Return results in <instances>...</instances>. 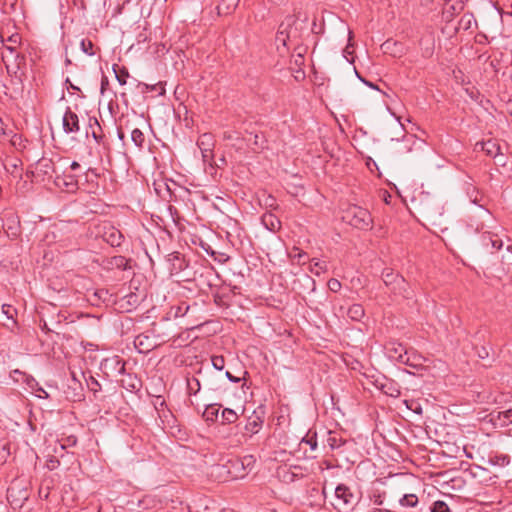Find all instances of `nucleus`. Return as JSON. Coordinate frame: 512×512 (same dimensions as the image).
Instances as JSON below:
<instances>
[{
    "label": "nucleus",
    "mask_w": 512,
    "mask_h": 512,
    "mask_svg": "<svg viewBox=\"0 0 512 512\" xmlns=\"http://www.w3.org/2000/svg\"><path fill=\"white\" fill-rule=\"evenodd\" d=\"M121 386L129 391H136L141 387V381L136 375L128 374L127 378L121 379Z\"/></svg>",
    "instance_id": "22"
},
{
    "label": "nucleus",
    "mask_w": 512,
    "mask_h": 512,
    "mask_svg": "<svg viewBox=\"0 0 512 512\" xmlns=\"http://www.w3.org/2000/svg\"><path fill=\"white\" fill-rule=\"evenodd\" d=\"M240 0H221L216 10L219 16L231 15L237 8Z\"/></svg>",
    "instance_id": "19"
},
{
    "label": "nucleus",
    "mask_w": 512,
    "mask_h": 512,
    "mask_svg": "<svg viewBox=\"0 0 512 512\" xmlns=\"http://www.w3.org/2000/svg\"><path fill=\"white\" fill-rule=\"evenodd\" d=\"M221 406L222 405L218 403L207 405L203 413V418L208 422L217 421Z\"/></svg>",
    "instance_id": "21"
},
{
    "label": "nucleus",
    "mask_w": 512,
    "mask_h": 512,
    "mask_svg": "<svg viewBox=\"0 0 512 512\" xmlns=\"http://www.w3.org/2000/svg\"><path fill=\"white\" fill-rule=\"evenodd\" d=\"M408 408L413 410L417 414H422V408L418 403L413 402L411 406H408Z\"/></svg>",
    "instance_id": "59"
},
{
    "label": "nucleus",
    "mask_w": 512,
    "mask_h": 512,
    "mask_svg": "<svg viewBox=\"0 0 512 512\" xmlns=\"http://www.w3.org/2000/svg\"><path fill=\"white\" fill-rule=\"evenodd\" d=\"M221 468L226 469L231 479H241L248 474L238 457L229 459Z\"/></svg>",
    "instance_id": "8"
},
{
    "label": "nucleus",
    "mask_w": 512,
    "mask_h": 512,
    "mask_svg": "<svg viewBox=\"0 0 512 512\" xmlns=\"http://www.w3.org/2000/svg\"><path fill=\"white\" fill-rule=\"evenodd\" d=\"M117 136L121 141L125 139V133L123 132L121 127L117 128Z\"/></svg>",
    "instance_id": "61"
},
{
    "label": "nucleus",
    "mask_w": 512,
    "mask_h": 512,
    "mask_svg": "<svg viewBox=\"0 0 512 512\" xmlns=\"http://www.w3.org/2000/svg\"><path fill=\"white\" fill-rule=\"evenodd\" d=\"M187 388H188L189 394L196 395L200 391V388H201L200 381L195 377L188 379L187 380Z\"/></svg>",
    "instance_id": "31"
},
{
    "label": "nucleus",
    "mask_w": 512,
    "mask_h": 512,
    "mask_svg": "<svg viewBox=\"0 0 512 512\" xmlns=\"http://www.w3.org/2000/svg\"><path fill=\"white\" fill-rule=\"evenodd\" d=\"M408 357H409V362H414V363H411V364H406L407 366H410L412 368H419V367H422V357L420 355H417L416 353H410L408 351Z\"/></svg>",
    "instance_id": "36"
},
{
    "label": "nucleus",
    "mask_w": 512,
    "mask_h": 512,
    "mask_svg": "<svg viewBox=\"0 0 512 512\" xmlns=\"http://www.w3.org/2000/svg\"><path fill=\"white\" fill-rule=\"evenodd\" d=\"M356 74H357V77L367 86H369L370 88L372 89H376V90H380L379 87L377 85H375L374 83L362 78L359 73L356 71Z\"/></svg>",
    "instance_id": "56"
},
{
    "label": "nucleus",
    "mask_w": 512,
    "mask_h": 512,
    "mask_svg": "<svg viewBox=\"0 0 512 512\" xmlns=\"http://www.w3.org/2000/svg\"><path fill=\"white\" fill-rule=\"evenodd\" d=\"M386 354L389 359L402 363L411 364L409 362L408 350L398 342L390 341L385 345Z\"/></svg>",
    "instance_id": "5"
},
{
    "label": "nucleus",
    "mask_w": 512,
    "mask_h": 512,
    "mask_svg": "<svg viewBox=\"0 0 512 512\" xmlns=\"http://www.w3.org/2000/svg\"><path fill=\"white\" fill-rule=\"evenodd\" d=\"M28 497V490L16 481H13L7 489V500L13 509L21 508Z\"/></svg>",
    "instance_id": "4"
},
{
    "label": "nucleus",
    "mask_w": 512,
    "mask_h": 512,
    "mask_svg": "<svg viewBox=\"0 0 512 512\" xmlns=\"http://www.w3.org/2000/svg\"><path fill=\"white\" fill-rule=\"evenodd\" d=\"M54 184L69 193L75 192L78 189V179L73 174L63 173L62 175H56Z\"/></svg>",
    "instance_id": "6"
},
{
    "label": "nucleus",
    "mask_w": 512,
    "mask_h": 512,
    "mask_svg": "<svg viewBox=\"0 0 512 512\" xmlns=\"http://www.w3.org/2000/svg\"><path fill=\"white\" fill-rule=\"evenodd\" d=\"M364 315L365 311L361 304H353L347 310V316L353 321H360Z\"/></svg>",
    "instance_id": "24"
},
{
    "label": "nucleus",
    "mask_w": 512,
    "mask_h": 512,
    "mask_svg": "<svg viewBox=\"0 0 512 512\" xmlns=\"http://www.w3.org/2000/svg\"><path fill=\"white\" fill-rule=\"evenodd\" d=\"M478 217L482 220V222L477 224L475 228H473L472 225H467L463 231V237L465 244L472 251L488 252L490 249V243H492V234L490 232H483L479 234V232L484 229V220L489 219L491 217V213L488 209L480 206Z\"/></svg>",
    "instance_id": "1"
},
{
    "label": "nucleus",
    "mask_w": 512,
    "mask_h": 512,
    "mask_svg": "<svg viewBox=\"0 0 512 512\" xmlns=\"http://www.w3.org/2000/svg\"><path fill=\"white\" fill-rule=\"evenodd\" d=\"M87 385L89 389L93 392L94 396H96V393L101 390V385L94 377H90L89 381H87Z\"/></svg>",
    "instance_id": "44"
},
{
    "label": "nucleus",
    "mask_w": 512,
    "mask_h": 512,
    "mask_svg": "<svg viewBox=\"0 0 512 512\" xmlns=\"http://www.w3.org/2000/svg\"><path fill=\"white\" fill-rule=\"evenodd\" d=\"M80 47H81V50L89 55V56H93L95 54L93 48H94V44L91 40L89 39H82L81 40V43H80Z\"/></svg>",
    "instance_id": "33"
},
{
    "label": "nucleus",
    "mask_w": 512,
    "mask_h": 512,
    "mask_svg": "<svg viewBox=\"0 0 512 512\" xmlns=\"http://www.w3.org/2000/svg\"><path fill=\"white\" fill-rule=\"evenodd\" d=\"M503 242L498 238L497 235H492V243H490V249L488 252L494 253L502 248Z\"/></svg>",
    "instance_id": "43"
},
{
    "label": "nucleus",
    "mask_w": 512,
    "mask_h": 512,
    "mask_svg": "<svg viewBox=\"0 0 512 512\" xmlns=\"http://www.w3.org/2000/svg\"><path fill=\"white\" fill-rule=\"evenodd\" d=\"M294 258H297L299 262H301L302 259L306 258V253L298 252V254H295L293 256Z\"/></svg>",
    "instance_id": "62"
},
{
    "label": "nucleus",
    "mask_w": 512,
    "mask_h": 512,
    "mask_svg": "<svg viewBox=\"0 0 512 512\" xmlns=\"http://www.w3.org/2000/svg\"><path fill=\"white\" fill-rule=\"evenodd\" d=\"M343 218L353 227L365 230L371 227L372 217L367 209L359 206L349 208Z\"/></svg>",
    "instance_id": "3"
},
{
    "label": "nucleus",
    "mask_w": 512,
    "mask_h": 512,
    "mask_svg": "<svg viewBox=\"0 0 512 512\" xmlns=\"http://www.w3.org/2000/svg\"><path fill=\"white\" fill-rule=\"evenodd\" d=\"M80 164L77 161H73L70 165L71 170L76 171L80 168Z\"/></svg>",
    "instance_id": "63"
},
{
    "label": "nucleus",
    "mask_w": 512,
    "mask_h": 512,
    "mask_svg": "<svg viewBox=\"0 0 512 512\" xmlns=\"http://www.w3.org/2000/svg\"><path fill=\"white\" fill-rule=\"evenodd\" d=\"M248 376H249V373L246 370H244L243 376H241V377L235 376L232 374V376H231L232 379H230V382H232V383H239L241 381L246 382Z\"/></svg>",
    "instance_id": "49"
},
{
    "label": "nucleus",
    "mask_w": 512,
    "mask_h": 512,
    "mask_svg": "<svg viewBox=\"0 0 512 512\" xmlns=\"http://www.w3.org/2000/svg\"><path fill=\"white\" fill-rule=\"evenodd\" d=\"M197 307V303L189 305L187 302H181L178 305L171 306L170 309L167 311L164 319L171 320L179 317L188 316L190 311L197 309Z\"/></svg>",
    "instance_id": "9"
},
{
    "label": "nucleus",
    "mask_w": 512,
    "mask_h": 512,
    "mask_svg": "<svg viewBox=\"0 0 512 512\" xmlns=\"http://www.w3.org/2000/svg\"><path fill=\"white\" fill-rule=\"evenodd\" d=\"M35 165L37 176H48L51 178L53 173H55V165L50 158L42 157Z\"/></svg>",
    "instance_id": "13"
},
{
    "label": "nucleus",
    "mask_w": 512,
    "mask_h": 512,
    "mask_svg": "<svg viewBox=\"0 0 512 512\" xmlns=\"http://www.w3.org/2000/svg\"><path fill=\"white\" fill-rule=\"evenodd\" d=\"M265 142L263 135L255 134L253 138L254 150H262L265 148Z\"/></svg>",
    "instance_id": "41"
},
{
    "label": "nucleus",
    "mask_w": 512,
    "mask_h": 512,
    "mask_svg": "<svg viewBox=\"0 0 512 512\" xmlns=\"http://www.w3.org/2000/svg\"><path fill=\"white\" fill-rule=\"evenodd\" d=\"M381 49L385 54L393 57H401L404 53V45L393 39H387L381 44Z\"/></svg>",
    "instance_id": "12"
},
{
    "label": "nucleus",
    "mask_w": 512,
    "mask_h": 512,
    "mask_svg": "<svg viewBox=\"0 0 512 512\" xmlns=\"http://www.w3.org/2000/svg\"><path fill=\"white\" fill-rule=\"evenodd\" d=\"M309 431L308 434L302 439L301 443H305L310 446L311 450L317 449V434L314 432L313 434H310Z\"/></svg>",
    "instance_id": "32"
},
{
    "label": "nucleus",
    "mask_w": 512,
    "mask_h": 512,
    "mask_svg": "<svg viewBox=\"0 0 512 512\" xmlns=\"http://www.w3.org/2000/svg\"><path fill=\"white\" fill-rule=\"evenodd\" d=\"M60 442L62 449H65L66 447H72L77 444V437L75 435H69L65 438H62Z\"/></svg>",
    "instance_id": "40"
},
{
    "label": "nucleus",
    "mask_w": 512,
    "mask_h": 512,
    "mask_svg": "<svg viewBox=\"0 0 512 512\" xmlns=\"http://www.w3.org/2000/svg\"><path fill=\"white\" fill-rule=\"evenodd\" d=\"M101 367L106 375H108V373L106 371L107 369H111V370L115 371L117 374L125 373V362L122 359H120L118 356H115L110 359H105L102 362Z\"/></svg>",
    "instance_id": "14"
},
{
    "label": "nucleus",
    "mask_w": 512,
    "mask_h": 512,
    "mask_svg": "<svg viewBox=\"0 0 512 512\" xmlns=\"http://www.w3.org/2000/svg\"><path fill=\"white\" fill-rule=\"evenodd\" d=\"M382 279L386 286H392L393 291L402 289L406 284L405 279L398 273H395L392 269H384L382 272Z\"/></svg>",
    "instance_id": "10"
},
{
    "label": "nucleus",
    "mask_w": 512,
    "mask_h": 512,
    "mask_svg": "<svg viewBox=\"0 0 512 512\" xmlns=\"http://www.w3.org/2000/svg\"><path fill=\"white\" fill-rule=\"evenodd\" d=\"M103 240L112 247H119L122 244L123 235L115 227H109L103 233Z\"/></svg>",
    "instance_id": "15"
},
{
    "label": "nucleus",
    "mask_w": 512,
    "mask_h": 512,
    "mask_svg": "<svg viewBox=\"0 0 512 512\" xmlns=\"http://www.w3.org/2000/svg\"><path fill=\"white\" fill-rule=\"evenodd\" d=\"M108 85H109L108 77L105 76V75H102V78H101V88H100V93L102 95L104 94V92L107 89Z\"/></svg>",
    "instance_id": "54"
},
{
    "label": "nucleus",
    "mask_w": 512,
    "mask_h": 512,
    "mask_svg": "<svg viewBox=\"0 0 512 512\" xmlns=\"http://www.w3.org/2000/svg\"><path fill=\"white\" fill-rule=\"evenodd\" d=\"M261 222L271 232H276L281 227L280 220L272 213H264L261 217Z\"/></svg>",
    "instance_id": "20"
},
{
    "label": "nucleus",
    "mask_w": 512,
    "mask_h": 512,
    "mask_svg": "<svg viewBox=\"0 0 512 512\" xmlns=\"http://www.w3.org/2000/svg\"><path fill=\"white\" fill-rule=\"evenodd\" d=\"M222 424H232L235 423L238 419V414L230 408H224L221 413Z\"/></svg>",
    "instance_id": "26"
},
{
    "label": "nucleus",
    "mask_w": 512,
    "mask_h": 512,
    "mask_svg": "<svg viewBox=\"0 0 512 512\" xmlns=\"http://www.w3.org/2000/svg\"><path fill=\"white\" fill-rule=\"evenodd\" d=\"M63 130L66 134L78 133L80 124L78 115L67 107L62 120Z\"/></svg>",
    "instance_id": "7"
},
{
    "label": "nucleus",
    "mask_w": 512,
    "mask_h": 512,
    "mask_svg": "<svg viewBox=\"0 0 512 512\" xmlns=\"http://www.w3.org/2000/svg\"><path fill=\"white\" fill-rule=\"evenodd\" d=\"M483 150L490 156L495 157L497 153L494 152V150H499V147L496 146V144L492 143L491 141H488L483 145Z\"/></svg>",
    "instance_id": "45"
},
{
    "label": "nucleus",
    "mask_w": 512,
    "mask_h": 512,
    "mask_svg": "<svg viewBox=\"0 0 512 512\" xmlns=\"http://www.w3.org/2000/svg\"><path fill=\"white\" fill-rule=\"evenodd\" d=\"M136 87L143 94L148 93L149 91H157L159 95H163L165 93V89L161 82L154 85L138 82Z\"/></svg>",
    "instance_id": "23"
},
{
    "label": "nucleus",
    "mask_w": 512,
    "mask_h": 512,
    "mask_svg": "<svg viewBox=\"0 0 512 512\" xmlns=\"http://www.w3.org/2000/svg\"><path fill=\"white\" fill-rule=\"evenodd\" d=\"M143 338L148 339V337H147V336L143 337L142 335H139V336H137V337L135 338V341H134L135 346H136L140 351H142V350L140 349V347H141L143 344H145V341H143Z\"/></svg>",
    "instance_id": "58"
},
{
    "label": "nucleus",
    "mask_w": 512,
    "mask_h": 512,
    "mask_svg": "<svg viewBox=\"0 0 512 512\" xmlns=\"http://www.w3.org/2000/svg\"><path fill=\"white\" fill-rule=\"evenodd\" d=\"M488 462L492 465H499V466H505L509 464L510 457L508 455H495L490 456L488 459Z\"/></svg>",
    "instance_id": "28"
},
{
    "label": "nucleus",
    "mask_w": 512,
    "mask_h": 512,
    "mask_svg": "<svg viewBox=\"0 0 512 512\" xmlns=\"http://www.w3.org/2000/svg\"><path fill=\"white\" fill-rule=\"evenodd\" d=\"M143 338L148 339V337H147V336L143 337L142 335H139V336H137V337L135 338V341H134L135 346H136L140 351H142V350L140 349V347H141L143 344H145V341H143Z\"/></svg>",
    "instance_id": "57"
},
{
    "label": "nucleus",
    "mask_w": 512,
    "mask_h": 512,
    "mask_svg": "<svg viewBox=\"0 0 512 512\" xmlns=\"http://www.w3.org/2000/svg\"><path fill=\"white\" fill-rule=\"evenodd\" d=\"M211 362H212L213 367L216 370L221 371L225 367V359H224V357L222 355L212 356Z\"/></svg>",
    "instance_id": "37"
},
{
    "label": "nucleus",
    "mask_w": 512,
    "mask_h": 512,
    "mask_svg": "<svg viewBox=\"0 0 512 512\" xmlns=\"http://www.w3.org/2000/svg\"><path fill=\"white\" fill-rule=\"evenodd\" d=\"M211 140L212 138L210 134H203L197 142L202 152L204 162H208L209 159L212 157V150L210 148L212 145Z\"/></svg>",
    "instance_id": "18"
},
{
    "label": "nucleus",
    "mask_w": 512,
    "mask_h": 512,
    "mask_svg": "<svg viewBox=\"0 0 512 512\" xmlns=\"http://www.w3.org/2000/svg\"><path fill=\"white\" fill-rule=\"evenodd\" d=\"M282 27L283 24L280 25V30L277 33V39L279 41H282L283 44L286 45V39L289 37V35L284 30H281Z\"/></svg>",
    "instance_id": "51"
},
{
    "label": "nucleus",
    "mask_w": 512,
    "mask_h": 512,
    "mask_svg": "<svg viewBox=\"0 0 512 512\" xmlns=\"http://www.w3.org/2000/svg\"><path fill=\"white\" fill-rule=\"evenodd\" d=\"M502 196H503V199L505 201L507 209H509L512 212V186L511 187H507L503 191Z\"/></svg>",
    "instance_id": "39"
},
{
    "label": "nucleus",
    "mask_w": 512,
    "mask_h": 512,
    "mask_svg": "<svg viewBox=\"0 0 512 512\" xmlns=\"http://www.w3.org/2000/svg\"><path fill=\"white\" fill-rule=\"evenodd\" d=\"M2 311L8 319H13L14 314H16V310L11 305L7 304L2 305Z\"/></svg>",
    "instance_id": "46"
},
{
    "label": "nucleus",
    "mask_w": 512,
    "mask_h": 512,
    "mask_svg": "<svg viewBox=\"0 0 512 512\" xmlns=\"http://www.w3.org/2000/svg\"><path fill=\"white\" fill-rule=\"evenodd\" d=\"M419 500L415 494H404L399 499V504L403 507L414 508L417 506Z\"/></svg>",
    "instance_id": "27"
},
{
    "label": "nucleus",
    "mask_w": 512,
    "mask_h": 512,
    "mask_svg": "<svg viewBox=\"0 0 512 512\" xmlns=\"http://www.w3.org/2000/svg\"><path fill=\"white\" fill-rule=\"evenodd\" d=\"M377 387L387 396L397 398L400 396V386L392 379L383 377L382 380H376Z\"/></svg>",
    "instance_id": "11"
},
{
    "label": "nucleus",
    "mask_w": 512,
    "mask_h": 512,
    "mask_svg": "<svg viewBox=\"0 0 512 512\" xmlns=\"http://www.w3.org/2000/svg\"><path fill=\"white\" fill-rule=\"evenodd\" d=\"M89 130H91V136L96 141L97 144L102 143L104 139V135L102 133V127L98 122L96 117H89L88 119V129L86 134L89 135Z\"/></svg>",
    "instance_id": "17"
},
{
    "label": "nucleus",
    "mask_w": 512,
    "mask_h": 512,
    "mask_svg": "<svg viewBox=\"0 0 512 512\" xmlns=\"http://www.w3.org/2000/svg\"><path fill=\"white\" fill-rule=\"evenodd\" d=\"M503 415H504V417H505V418H510V417H512V408H510V409H508V410L504 411V412H503Z\"/></svg>",
    "instance_id": "64"
},
{
    "label": "nucleus",
    "mask_w": 512,
    "mask_h": 512,
    "mask_svg": "<svg viewBox=\"0 0 512 512\" xmlns=\"http://www.w3.org/2000/svg\"><path fill=\"white\" fill-rule=\"evenodd\" d=\"M168 261L171 264V273H179L187 268L188 264L183 255L179 252H173L168 255Z\"/></svg>",
    "instance_id": "16"
},
{
    "label": "nucleus",
    "mask_w": 512,
    "mask_h": 512,
    "mask_svg": "<svg viewBox=\"0 0 512 512\" xmlns=\"http://www.w3.org/2000/svg\"><path fill=\"white\" fill-rule=\"evenodd\" d=\"M328 287L331 291L337 292L341 288V283L337 279L332 278L328 281Z\"/></svg>",
    "instance_id": "47"
},
{
    "label": "nucleus",
    "mask_w": 512,
    "mask_h": 512,
    "mask_svg": "<svg viewBox=\"0 0 512 512\" xmlns=\"http://www.w3.org/2000/svg\"><path fill=\"white\" fill-rule=\"evenodd\" d=\"M115 77L120 85H125L127 83V78L129 77V71L126 67H120L117 64H114L112 67Z\"/></svg>",
    "instance_id": "25"
},
{
    "label": "nucleus",
    "mask_w": 512,
    "mask_h": 512,
    "mask_svg": "<svg viewBox=\"0 0 512 512\" xmlns=\"http://www.w3.org/2000/svg\"><path fill=\"white\" fill-rule=\"evenodd\" d=\"M65 83L68 84V89H72V90H75V91H80V88L76 85H74L69 78H66L65 80Z\"/></svg>",
    "instance_id": "60"
},
{
    "label": "nucleus",
    "mask_w": 512,
    "mask_h": 512,
    "mask_svg": "<svg viewBox=\"0 0 512 512\" xmlns=\"http://www.w3.org/2000/svg\"><path fill=\"white\" fill-rule=\"evenodd\" d=\"M131 140L137 147H142L143 143L145 142V136L140 129L134 128L131 131Z\"/></svg>",
    "instance_id": "29"
},
{
    "label": "nucleus",
    "mask_w": 512,
    "mask_h": 512,
    "mask_svg": "<svg viewBox=\"0 0 512 512\" xmlns=\"http://www.w3.org/2000/svg\"><path fill=\"white\" fill-rule=\"evenodd\" d=\"M240 461L243 463L246 472L249 473L253 469L256 459L253 455H246L240 458Z\"/></svg>",
    "instance_id": "35"
},
{
    "label": "nucleus",
    "mask_w": 512,
    "mask_h": 512,
    "mask_svg": "<svg viewBox=\"0 0 512 512\" xmlns=\"http://www.w3.org/2000/svg\"><path fill=\"white\" fill-rule=\"evenodd\" d=\"M114 261H115V265L117 266V268H120L122 270H127V269L131 268V266L129 264V260L126 259L124 256L114 257Z\"/></svg>",
    "instance_id": "38"
},
{
    "label": "nucleus",
    "mask_w": 512,
    "mask_h": 512,
    "mask_svg": "<svg viewBox=\"0 0 512 512\" xmlns=\"http://www.w3.org/2000/svg\"><path fill=\"white\" fill-rule=\"evenodd\" d=\"M356 503L357 498L350 487L345 484H339L335 488V501L332 505L338 512H350Z\"/></svg>",
    "instance_id": "2"
},
{
    "label": "nucleus",
    "mask_w": 512,
    "mask_h": 512,
    "mask_svg": "<svg viewBox=\"0 0 512 512\" xmlns=\"http://www.w3.org/2000/svg\"><path fill=\"white\" fill-rule=\"evenodd\" d=\"M263 421L257 417L256 419H253L252 421H248V423L245 426V430L247 432H250L251 434H255L259 431Z\"/></svg>",
    "instance_id": "30"
},
{
    "label": "nucleus",
    "mask_w": 512,
    "mask_h": 512,
    "mask_svg": "<svg viewBox=\"0 0 512 512\" xmlns=\"http://www.w3.org/2000/svg\"><path fill=\"white\" fill-rule=\"evenodd\" d=\"M0 45H1V47H3L5 50L9 51V53H10V54L15 53V47L6 45V44H5V42H4V39H3L2 35H0Z\"/></svg>",
    "instance_id": "55"
},
{
    "label": "nucleus",
    "mask_w": 512,
    "mask_h": 512,
    "mask_svg": "<svg viewBox=\"0 0 512 512\" xmlns=\"http://www.w3.org/2000/svg\"><path fill=\"white\" fill-rule=\"evenodd\" d=\"M10 451L7 444H3L0 451V459L6 461V458L9 456Z\"/></svg>",
    "instance_id": "52"
},
{
    "label": "nucleus",
    "mask_w": 512,
    "mask_h": 512,
    "mask_svg": "<svg viewBox=\"0 0 512 512\" xmlns=\"http://www.w3.org/2000/svg\"><path fill=\"white\" fill-rule=\"evenodd\" d=\"M93 296L99 301L106 302L111 295L107 289H98L94 292Z\"/></svg>",
    "instance_id": "42"
},
{
    "label": "nucleus",
    "mask_w": 512,
    "mask_h": 512,
    "mask_svg": "<svg viewBox=\"0 0 512 512\" xmlns=\"http://www.w3.org/2000/svg\"><path fill=\"white\" fill-rule=\"evenodd\" d=\"M328 443L332 449H337L344 444V442H342V440H338L336 437H329Z\"/></svg>",
    "instance_id": "48"
},
{
    "label": "nucleus",
    "mask_w": 512,
    "mask_h": 512,
    "mask_svg": "<svg viewBox=\"0 0 512 512\" xmlns=\"http://www.w3.org/2000/svg\"><path fill=\"white\" fill-rule=\"evenodd\" d=\"M224 140H238L239 136L236 132L226 131L223 133Z\"/></svg>",
    "instance_id": "53"
},
{
    "label": "nucleus",
    "mask_w": 512,
    "mask_h": 512,
    "mask_svg": "<svg viewBox=\"0 0 512 512\" xmlns=\"http://www.w3.org/2000/svg\"><path fill=\"white\" fill-rule=\"evenodd\" d=\"M20 40H21V37L19 36V34L16 33V34L9 36L7 39V42L11 43L10 46H13L16 48V45L20 43Z\"/></svg>",
    "instance_id": "50"
},
{
    "label": "nucleus",
    "mask_w": 512,
    "mask_h": 512,
    "mask_svg": "<svg viewBox=\"0 0 512 512\" xmlns=\"http://www.w3.org/2000/svg\"><path fill=\"white\" fill-rule=\"evenodd\" d=\"M431 512H451V510L446 502L437 500L432 504Z\"/></svg>",
    "instance_id": "34"
}]
</instances>
